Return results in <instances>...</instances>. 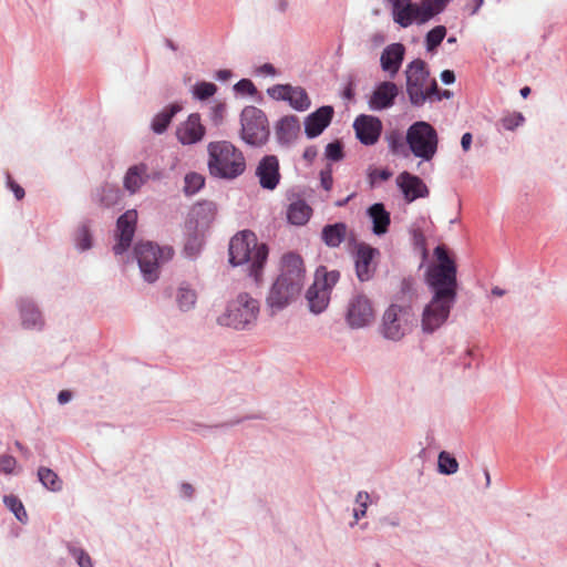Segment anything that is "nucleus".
<instances>
[{"label":"nucleus","instance_id":"1","mask_svg":"<svg viewBox=\"0 0 567 567\" xmlns=\"http://www.w3.org/2000/svg\"><path fill=\"white\" fill-rule=\"evenodd\" d=\"M425 278L432 293L457 298V265L450 250H433Z\"/></svg>","mask_w":567,"mask_h":567},{"label":"nucleus","instance_id":"2","mask_svg":"<svg viewBox=\"0 0 567 567\" xmlns=\"http://www.w3.org/2000/svg\"><path fill=\"white\" fill-rule=\"evenodd\" d=\"M207 154V167L214 177L234 179L246 169L243 152L228 141L209 142Z\"/></svg>","mask_w":567,"mask_h":567},{"label":"nucleus","instance_id":"3","mask_svg":"<svg viewBox=\"0 0 567 567\" xmlns=\"http://www.w3.org/2000/svg\"><path fill=\"white\" fill-rule=\"evenodd\" d=\"M450 0H422L413 3L412 0H393L392 17L395 23L408 28L413 23H425L442 12Z\"/></svg>","mask_w":567,"mask_h":567},{"label":"nucleus","instance_id":"4","mask_svg":"<svg viewBox=\"0 0 567 567\" xmlns=\"http://www.w3.org/2000/svg\"><path fill=\"white\" fill-rule=\"evenodd\" d=\"M258 315L259 301L249 293L241 292L228 302L225 313L218 318V323L236 330L251 329Z\"/></svg>","mask_w":567,"mask_h":567},{"label":"nucleus","instance_id":"5","mask_svg":"<svg viewBox=\"0 0 567 567\" xmlns=\"http://www.w3.org/2000/svg\"><path fill=\"white\" fill-rule=\"evenodd\" d=\"M406 92L413 105H423L426 99L437 93V83L430 78L426 63L416 59L405 70Z\"/></svg>","mask_w":567,"mask_h":567},{"label":"nucleus","instance_id":"6","mask_svg":"<svg viewBox=\"0 0 567 567\" xmlns=\"http://www.w3.org/2000/svg\"><path fill=\"white\" fill-rule=\"evenodd\" d=\"M339 278L340 274L338 270L328 271L323 266L317 268L313 282L305 295L311 313L320 315L328 308L332 288Z\"/></svg>","mask_w":567,"mask_h":567},{"label":"nucleus","instance_id":"7","mask_svg":"<svg viewBox=\"0 0 567 567\" xmlns=\"http://www.w3.org/2000/svg\"><path fill=\"white\" fill-rule=\"evenodd\" d=\"M406 143L412 154L425 162L431 161L439 145V136L435 128L427 122L413 123L406 132Z\"/></svg>","mask_w":567,"mask_h":567},{"label":"nucleus","instance_id":"8","mask_svg":"<svg viewBox=\"0 0 567 567\" xmlns=\"http://www.w3.org/2000/svg\"><path fill=\"white\" fill-rule=\"evenodd\" d=\"M116 255L136 260L143 279L153 284L159 278L161 268L172 260L174 250H115Z\"/></svg>","mask_w":567,"mask_h":567},{"label":"nucleus","instance_id":"9","mask_svg":"<svg viewBox=\"0 0 567 567\" xmlns=\"http://www.w3.org/2000/svg\"><path fill=\"white\" fill-rule=\"evenodd\" d=\"M241 138L249 145L260 146L269 137L266 114L256 106H246L240 115Z\"/></svg>","mask_w":567,"mask_h":567},{"label":"nucleus","instance_id":"10","mask_svg":"<svg viewBox=\"0 0 567 567\" xmlns=\"http://www.w3.org/2000/svg\"><path fill=\"white\" fill-rule=\"evenodd\" d=\"M303 287L297 281L278 275L266 297V305L270 309L271 315L282 311L295 302L300 297Z\"/></svg>","mask_w":567,"mask_h":567},{"label":"nucleus","instance_id":"11","mask_svg":"<svg viewBox=\"0 0 567 567\" xmlns=\"http://www.w3.org/2000/svg\"><path fill=\"white\" fill-rule=\"evenodd\" d=\"M457 298L432 293L430 302L424 307L421 319L423 332L433 333L449 319Z\"/></svg>","mask_w":567,"mask_h":567},{"label":"nucleus","instance_id":"12","mask_svg":"<svg viewBox=\"0 0 567 567\" xmlns=\"http://www.w3.org/2000/svg\"><path fill=\"white\" fill-rule=\"evenodd\" d=\"M229 264L234 267H245L250 277L259 282L268 258L269 250H228Z\"/></svg>","mask_w":567,"mask_h":567},{"label":"nucleus","instance_id":"13","mask_svg":"<svg viewBox=\"0 0 567 567\" xmlns=\"http://www.w3.org/2000/svg\"><path fill=\"white\" fill-rule=\"evenodd\" d=\"M408 310L399 305H391L383 313L380 333L391 341L401 340L406 333Z\"/></svg>","mask_w":567,"mask_h":567},{"label":"nucleus","instance_id":"14","mask_svg":"<svg viewBox=\"0 0 567 567\" xmlns=\"http://www.w3.org/2000/svg\"><path fill=\"white\" fill-rule=\"evenodd\" d=\"M374 320V309L371 300L362 293L354 295L348 302L346 321L352 329L369 326Z\"/></svg>","mask_w":567,"mask_h":567},{"label":"nucleus","instance_id":"15","mask_svg":"<svg viewBox=\"0 0 567 567\" xmlns=\"http://www.w3.org/2000/svg\"><path fill=\"white\" fill-rule=\"evenodd\" d=\"M270 97L287 101L296 111L303 112L310 107V99L305 89L290 84H277L268 89Z\"/></svg>","mask_w":567,"mask_h":567},{"label":"nucleus","instance_id":"16","mask_svg":"<svg viewBox=\"0 0 567 567\" xmlns=\"http://www.w3.org/2000/svg\"><path fill=\"white\" fill-rule=\"evenodd\" d=\"M175 134L177 141L183 145H193L200 142L206 134L200 115L198 113L188 115L184 122L178 124Z\"/></svg>","mask_w":567,"mask_h":567},{"label":"nucleus","instance_id":"17","mask_svg":"<svg viewBox=\"0 0 567 567\" xmlns=\"http://www.w3.org/2000/svg\"><path fill=\"white\" fill-rule=\"evenodd\" d=\"M278 275L305 286L307 270L302 257L295 251L286 252L281 257Z\"/></svg>","mask_w":567,"mask_h":567},{"label":"nucleus","instance_id":"18","mask_svg":"<svg viewBox=\"0 0 567 567\" xmlns=\"http://www.w3.org/2000/svg\"><path fill=\"white\" fill-rule=\"evenodd\" d=\"M355 135L364 145H373L378 142L382 123L379 118L371 115H360L353 123Z\"/></svg>","mask_w":567,"mask_h":567},{"label":"nucleus","instance_id":"19","mask_svg":"<svg viewBox=\"0 0 567 567\" xmlns=\"http://www.w3.org/2000/svg\"><path fill=\"white\" fill-rule=\"evenodd\" d=\"M396 184L408 203H412L417 198H423L429 195V188L425 183L419 176L409 172L399 174Z\"/></svg>","mask_w":567,"mask_h":567},{"label":"nucleus","instance_id":"20","mask_svg":"<svg viewBox=\"0 0 567 567\" xmlns=\"http://www.w3.org/2000/svg\"><path fill=\"white\" fill-rule=\"evenodd\" d=\"M256 175L262 188L272 190L280 181L279 161L275 155L265 156L258 164Z\"/></svg>","mask_w":567,"mask_h":567},{"label":"nucleus","instance_id":"21","mask_svg":"<svg viewBox=\"0 0 567 567\" xmlns=\"http://www.w3.org/2000/svg\"><path fill=\"white\" fill-rule=\"evenodd\" d=\"M333 107L326 105L307 116L305 121V132L308 137L313 138L320 135L330 124L333 117Z\"/></svg>","mask_w":567,"mask_h":567},{"label":"nucleus","instance_id":"22","mask_svg":"<svg viewBox=\"0 0 567 567\" xmlns=\"http://www.w3.org/2000/svg\"><path fill=\"white\" fill-rule=\"evenodd\" d=\"M355 274L360 281L370 280L377 269V255L380 250H352Z\"/></svg>","mask_w":567,"mask_h":567},{"label":"nucleus","instance_id":"23","mask_svg":"<svg viewBox=\"0 0 567 567\" xmlns=\"http://www.w3.org/2000/svg\"><path fill=\"white\" fill-rule=\"evenodd\" d=\"M405 48L402 43H392L381 53L380 63L384 72L393 78L400 70L404 59Z\"/></svg>","mask_w":567,"mask_h":567},{"label":"nucleus","instance_id":"24","mask_svg":"<svg viewBox=\"0 0 567 567\" xmlns=\"http://www.w3.org/2000/svg\"><path fill=\"white\" fill-rule=\"evenodd\" d=\"M398 93V86L393 82H382L373 91L369 105L372 110L388 109L393 105Z\"/></svg>","mask_w":567,"mask_h":567},{"label":"nucleus","instance_id":"25","mask_svg":"<svg viewBox=\"0 0 567 567\" xmlns=\"http://www.w3.org/2000/svg\"><path fill=\"white\" fill-rule=\"evenodd\" d=\"M22 326L25 329H42L44 320L35 302L29 298H21L18 301Z\"/></svg>","mask_w":567,"mask_h":567},{"label":"nucleus","instance_id":"26","mask_svg":"<svg viewBox=\"0 0 567 567\" xmlns=\"http://www.w3.org/2000/svg\"><path fill=\"white\" fill-rule=\"evenodd\" d=\"M137 214L135 210H127L117 219L118 244L117 248H130L135 233Z\"/></svg>","mask_w":567,"mask_h":567},{"label":"nucleus","instance_id":"27","mask_svg":"<svg viewBox=\"0 0 567 567\" xmlns=\"http://www.w3.org/2000/svg\"><path fill=\"white\" fill-rule=\"evenodd\" d=\"M412 239L413 245L416 248H446L443 243H441L433 234H432V225L430 223H426L425 220L422 221L421 225H414L412 230Z\"/></svg>","mask_w":567,"mask_h":567},{"label":"nucleus","instance_id":"28","mask_svg":"<svg viewBox=\"0 0 567 567\" xmlns=\"http://www.w3.org/2000/svg\"><path fill=\"white\" fill-rule=\"evenodd\" d=\"M367 214L372 221L373 234L381 236L388 233L391 217L382 203L371 205L368 208Z\"/></svg>","mask_w":567,"mask_h":567},{"label":"nucleus","instance_id":"29","mask_svg":"<svg viewBox=\"0 0 567 567\" xmlns=\"http://www.w3.org/2000/svg\"><path fill=\"white\" fill-rule=\"evenodd\" d=\"M300 132V122L295 115L284 116L277 124L276 134L281 143H290Z\"/></svg>","mask_w":567,"mask_h":567},{"label":"nucleus","instance_id":"30","mask_svg":"<svg viewBox=\"0 0 567 567\" xmlns=\"http://www.w3.org/2000/svg\"><path fill=\"white\" fill-rule=\"evenodd\" d=\"M312 215V208L303 200L292 202L287 209V218L290 224L302 226L308 223Z\"/></svg>","mask_w":567,"mask_h":567},{"label":"nucleus","instance_id":"31","mask_svg":"<svg viewBox=\"0 0 567 567\" xmlns=\"http://www.w3.org/2000/svg\"><path fill=\"white\" fill-rule=\"evenodd\" d=\"M147 166L145 164H138L131 166L124 177V187L130 193H136L147 178Z\"/></svg>","mask_w":567,"mask_h":567},{"label":"nucleus","instance_id":"32","mask_svg":"<svg viewBox=\"0 0 567 567\" xmlns=\"http://www.w3.org/2000/svg\"><path fill=\"white\" fill-rule=\"evenodd\" d=\"M175 302L182 312H188L195 308L197 292L187 282H182L175 293Z\"/></svg>","mask_w":567,"mask_h":567},{"label":"nucleus","instance_id":"33","mask_svg":"<svg viewBox=\"0 0 567 567\" xmlns=\"http://www.w3.org/2000/svg\"><path fill=\"white\" fill-rule=\"evenodd\" d=\"M349 236L348 226L344 223L327 225L322 229V240L328 247H338Z\"/></svg>","mask_w":567,"mask_h":567},{"label":"nucleus","instance_id":"34","mask_svg":"<svg viewBox=\"0 0 567 567\" xmlns=\"http://www.w3.org/2000/svg\"><path fill=\"white\" fill-rule=\"evenodd\" d=\"M182 111V105L173 103L166 106L163 111L157 113L152 120V131L156 134L164 133L171 124L173 117Z\"/></svg>","mask_w":567,"mask_h":567},{"label":"nucleus","instance_id":"35","mask_svg":"<svg viewBox=\"0 0 567 567\" xmlns=\"http://www.w3.org/2000/svg\"><path fill=\"white\" fill-rule=\"evenodd\" d=\"M216 207L210 202L198 203L193 206L190 216L197 225L207 226L215 218Z\"/></svg>","mask_w":567,"mask_h":567},{"label":"nucleus","instance_id":"36","mask_svg":"<svg viewBox=\"0 0 567 567\" xmlns=\"http://www.w3.org/2000/svg\"><path fill=\"white\" fill-rule=\"evenodd\" d=\"M37 474L39 482L44 488L54 493L62 491L63 482L53 470L40 466Z\"/></svg>","mask_w":567,"mask_h":567},{"label":"nucleus","instance_id":"37","mask_svg":"<svg viewBox=\"0 0 567 567\" xmlns=\"http://www.w3.org/2000/svg\"><path fill=\"white\" fill-rule=\"evenodd\" d=\"M229 248H267L266 245L258 246L255 233L249 229L238 231L229 243Z\"/></svg>","mask_w":567,"mask_h":567},{"label":"nucleus","instance_id":"38","mask_svg":"<svg viewBox=\"0 0 567 567\" xmlns=\"http://www.w3.org/2000/svg\"><path fill=\"white\" fill-rule=\"evenodd\" d=\"M457 470V460L446 451L440 452L437 457V471L444 475H452L455 474Z\"/></svg>","mask_w":567,"mask_h":567},{"label":"nucleus","instance_id":"39","mask_svg":"<svg viewBox=\"0 0 567 567\" xmlns=\"http://www.w3.org/2000/svg\"><path fill=\"white\" fill-rule=\"evenodd\" d=\"M3 503L14 514L19 522L25 523L28 520L27 511L22 502L17 496L6 495L3 497Z\"/></svg>","mask_w":567,"mask_h":567},{"label":"nucleus","instance_id":"40","mask_svg":"<svg viewBox=\"0 0 567 567\" xmlns=\"http://www.w3.org/2000/svg\"><path fill=\"white\" fill-rule=\"evenodd\" d=\"M120 199L121 193L116 186L110 184H105L104 186H102L99 198L102 205L110 207L116 205L120 202Z\"/></svg>","mask_w":567,"mask_h":567},{"label":"nucleus","instance_id":"41","mask_svg":"<svg viewBox=\"0 0 567 567\" xmlns=\"http://www.w3.org/2000/svg\"><path fill=\"white\" fill-rule=\"evenodd\" d=\"M69 554L75 559L79 567H94L92 558L83 548L71 543L66 545Z\"/></svg>","mask_w":567,"mask_h":567},{"label":"nucleus","instance_id":"42","mask_svg":"<svg viewBox=\"0 0 567 567\" xmlns=\"http://www.w3.org/2000/svg\"><path fill=\"white\" fill-rule=\"evenodd\" d=\"M217 92V86L212 82H197L193 86V95L195 99L204 101L212 97Z\"/></svg>","mask_w":567,"mask_h":567},{"label":"nucleus","instance_id":"43","mask_svg":"<svg viewBox=\"0 0 567 567\" xmlns=\"http://www.w3.org/2000/svg\"><path fill=\"white\" fill-rule=\"evenodd\" d=\"M446 35V28L444 25H437L430 30L426 34V49L433 51L437 48Z\"/></svg>","mask_w":567,"mask_h":567},{"label":"nucleus","instance_id":"44","mask_svg":"<svg viewBox=\"0 0 567 567\" xmlns=\"http://www.w3.org/2000/svg\"><path fill=\"white\" fill-rule=\"evenodd\" d=\"M205 184V178L197 173H189L185 176L184 190L186 194L192 195L198 192Z\"/></svg>","mask_w":567,"mask_h":567},{"label":"nucleus","instance_id":"45","mask_svg":"<svg viewBox=\"0 0 567 567\" xmlns=\"http://www.w3.org/2000/svg\"><path fill=\"white\" fill-rule=\"evenodd\" d=\"M369 502L370 494L368 492L361 491L357 494L355 503L359 505V507L353 509L354 523L365 516Z\"/></svg>","mask_w":567,"mask_h":567},{"label":"nucleus","instance_id":"46","mask_svg":"<svg viewBox=\"0 0 567 567\" xmlns=\"http://www.w3.org/2000/svg\"><path fill=\"white\" fill-rule=\"evenodd\" d=\"M525 121V117L519 112L507 113L501 118L502 126L507 131H514Z\"/></svg>","mask_w":567,"mask_h":567},{"label":"nucleus","instance_id":"47","mask_svg":"<svg viewBox=\"0 0 567 567\" xmlns=\"http://www.w3.org/2000/svg\"><path fill=\"white\" fill-rule=\"evenodd\" d=\"M75 241L78 248H91L92 237L86 225H81L75 231Z\"/></svg>","mask_w":567,"mask_h":567},{"label":"nucleus","instance_id":"48","mask_svg":"<svg viewBox=\"0 0 567 567\" xmlns=\"http://www.w3.org/2000/svg\"><path fill=\"white\" fill-rule=\"evenodd\" d=\"M342 144L339 141L329 143L326 147V157L333 162H339L343 158Z\"/></svg>","mask_w":567,"mask_h":567},{"label":"nucleus","instance_id":"49","mask_svg":"<svg viewBox=\"0 0 567 567\" xmlns=\"http://www.w3.org/2000/svg\"><path fill=\"white\" fill-rule=\"evenodd\" d=\"M17 466V460L8 454L0 455V473L6 475L13 474Z\"/></svg>","mask_w":567,"mask_h":567},{"label":"nucleus","instance_id":"50","mask_svg":"<svg viewBox=\"0 0 567 567\" xmlns=\"http://www.w3.org/2000/svg\"><path fill=\"white\" fill-rule=\"evenodd\" d=\"M225 112H226V105L224 103L216 102L210 107V120H212V122L215 125H219L223 122V120H224Z\"/></svg>","mask_w":567,"mask_h":567},{"label":"nucleus","instance_id":"51","mask_svg":"<svg viewBox=\"0 0 567 567\" xmlns=\"http://www.w3.org/2000/svg\"><path fill=\"white\" fill-rule=\"evenodd\" d=\"M320 184L327 192L331 190L333 186L332 169L330 167L320 172Z\"/></svg>","mask_w":567,"mask_h":567},{"label":"nucleus","instance_id":"52","mask_svg":"<svg viewBox=\"0 0 567 567\" xmlns=\"http://www.w3.org/2000/svg\"><path fill=\"white\" fill-rule=\"evenodd\" d=\"M391 177L388 169H374L369 174L370 184L373 186L378 181L385 182Z\"/></svg>","mask_w":567,"mask_h":567},{"label":"nucleus","instance_id":"53","mask_svg":"<svg viewBox=\"0 0 567 567\" xmlns=\"http://www.w3.org/2000/svg\"><path fill=\"white\" fill-rule=\"evenodd\" d=\"M236 91L252 95L256 92V87L250 80L243 79L235 85Z\"/></svg>","mask_w":567,"mask_h":567},{"label":"nucleus","instance_id":"54","mask_svg":"<svg viewBox=\"0 0 567 567\" xmlns=\"http://www.w3.org/2000/svg\"><path fill=\"white\" fill-rule=\"evenodd\" d=\"M7 185L13 192L18 200H21L24 197V189L18 183H16V181L10 175L7 176Z\"/></svg>","mask_w":567,"mask_h":567},{"label":"nucleus","instance_id":"55","mask_svg":"<svg viewBox=\"0 0 567 567\" xmlns=\"http://www.w3.org/2000/svg\"><path fill=\"white\" fill-rule=\"evenodd\" d=\"M316 156L317 148L315 146H308L302 154L303 159H306L308 163H312Z\"/></svg>","mask_w":567,"mask_h":567},{"label":"nucleus","instance_id":"56","mask_svg":"<svg viewBox=\"0 0 567 567\" xmlns=\"http://www.w3.org/2000/svg\"><path fill=\"white\" fill-rule=\"evenodd\" d=\"M72 399V392L69 390H62L58 394V402L60 404H66Z\"/></svg>","mask_w":567,"mask_h":567},{"label":"nucleus","instance_id":"57","mask_svg":"<svg viewBox=\"0 0 567 567\" xmlns=\"http://www.w3.org/2000/svg\"><path fill=\"white\" fill-rule=\"evenodd\" d=\"M441 80L445 83V84H451L455 81V75H454V72L451 71V70H444L442 73H441Z\"/></svg>","mask_w":567,"mask_h":567},{"label":"nucleus","instance_id":"58","mask_svg":"<svg viewBox=\"0 0 567 567\" xmlns=\"http://www.w3.org/2000/svg\"><path fill=\"white\" fill-rule=\"evenodd\" d=\"M471 144H472V134L471 133L463 134V136L461 138V145H462L463 151L467 152L471 148Z\"/></svg>","mask_w":567,"mask_h":567},{"label":"nucleus","instance_id":"59","mask_svg":"<svg viewBox=\"0 0 567 567\" xmlns=\"http://www.w3.org/2000/svg\"><path fill=\"white\" fill-rule=\"evenodd\" d=\"M181 491L184 496L190 498L194 494V487L189 483H183L181 486Z\"/></svg>","mask_w":567,"mask_h":567},{"label":"nucleus","instance_id":"60","mask_svg":"<svg viewBox=\"0 0 567 567\" xmlns=\"http://www.w3.org/2000/svg\"><path fill=\"white\" fill-rule=\"evenodd\" d=\"M259 71L267 75H274L276 73L274 65L270 63H265L264 65H261L259 68Z\"/></svg>","mask_w":567,"mask_h":567},{"label":"nucleus","instance_id":"61","mask_svg":"<svg viewBox=\"0 0 567 567\" xmlns=\"http://www.w3.org/2000/svg\"><path fill=\"white\" fill-rule=\"evenodd\" d=\"M230 76L231 72L229 70H219L216 72V79L219 81H227Z\"/></svg>","mask_w":567,"mask_h":567},{"label":"nucleus","instance_id":"62","mask_svg":"<svg viewBox=\"0 0 567 567\" xmlns=\"http://www.w3.org/2000/svg\"><path fill=\"white\" fill-rule=\"evenodd\" d=\"M14 445L22 453V455L25 457V458H29L30 455H31V451L25 447L21 442L19 441H16L14 442Z\"/></svg>","mask_w":567,"mask_h":567},{"label":"nucleus","instance_id":"63","mask_svg":"<svg viewBox=\"0 0 567 567\" xmlns=\"http://www.w3.org/2000/svg\"><path fill=\"white\" fill-rule=\"evenodd\" d=\"M380 522H381V524H388V525H391V526H394V527L399 526V524H400V522H399V519L396 517H393V518H391V517H382L380 519Z\"/></svg>","mask_w":567,"mask_h":567},{"label":"nucleus","instance_id":"64","mask_svg":"<svg viewBox=\"0 0 567 567\" xmlns=\"http://www.w3.org/2000/svg\"><path fill=\"white\" fill-rule=\"evenodd\" d=\"M492 293L494 296L502 297L505 293V291L503 289H501L499 287H494L492 289Z\"/></svg>","mask_w":567,"mask_h":567}]
</instances>
